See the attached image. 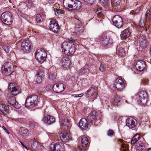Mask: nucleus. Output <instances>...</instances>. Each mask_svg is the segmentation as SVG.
I'll list each match as a JSON object with an SVG mask.
<instances>
[{
  "label": "nucleus",
  "mask_w": 151,
  "mask_h": 151,
  "mask_svg": "<svg viewBox=\"0 0 151 151\" xmlns=\"http://www.w3.org/2000/svg\"><path fill=\"white\" fill-rule=\"evenodd\" d=\"M135 67L137 70L142 71L145 67V62L142 60L138 61L136 62Z\"/></svg>",
  "instance_id": "21"
},
{
  "label": "nucleus",
  "mask_w": 151,
  "mask_h": 151,
  "mask_svg": "<svg viewBox=\"0 0 151 151\" xmlns=\"http://www.w3.org/2000/svg\"><path fill=\"white\" fill-rule=\"evenodd\" d=\"M112 22L114 25L118 28H121L122 26L123 20L121 17L115 15L113 18Z\"/></svg>",
  "instance_id": "11"
},
{
  "label": "nucleus",
  "mask_w": 151,
  "mask_h": 151,
  "mask_svg": "<svg viewBox=\"0 0 151 151\" xmlns=\"http://www.w3.org/2000/svg\"><path fill=\"white\" fill-rule=\"evenodd\" d=\"M1 19L3 23L7 25H10L12 24L13 18L12 13L7 11L2 13Z\"/></svg>",
  "instance_id": "3"
},
{
  "label": "nucleus",
  "mask_w": 151,
  "mask_h": 151,
  "mask_svg": "<svg viewBox=\"0 0 151 151\" xmlns=\"http://www.w3.org/2000/svg\"><path fill=\"white\" fill-rule=\"evenodd\" d=\"M56 86L59 87V88H57V87L55 88V90L58 92H62L65 88L66 86L63 83H60V85H57Z\"/></svg>",
  "instance_id": "40"
},
{
  "label": "nucleus",
  "mask_w": 151,
  "mask_h": 151,
  "mask_svg": "<svg viewBox=\"0 0 151 151\" xmlns=\"http://www.w3.org/2000/svg\"><path fill=\"white\" fill-rule=\"evenodd\" d=\"M0 111L4 114L7 115L9 113V107L5 104H0Z\"/></svg>",
  "instance_id": "27"
},
{
  "label": "nucleus",
  "mask_w": 151,
  "mask_h": 151,
  "mask_svg": "<svg viewBox=\"0 0 151 151\" xmlns=\"http://www.w3.org/2000/svg\"><path fill=\"white\" fill-rule=\"evenodd\" d=\"M147 143L145 141H140L136 144V151H145L147 148Z\"/></svg>",
  "instance_id": "10"
},
{
  "label": "nucleus",
  "mask_w": 151,
  "mask_h": 151,
  "mask_svg": "<svg viewBox=\"0 0 151 151\" xmlns=\"http://www.w3.org/2000/svg\"><path fill=\"white\" fill-rule=\"evenodd\" d=\"M131 34L128 29L124 30L121 34V37L122 40H124L129 37Z\"/></svg>",
  "instance_id": "31"
},
{
  "label": "nucleus",
  "mask_w": 151,
  "mask_h": 151,
  "mask_svg": "<svg viewBox=\"0 0 151 151\" xmlns=\"http://www.w3.org/2000/svg\"><path fill=\"white\" fill-rule=\"evenodd\" d=\"M83 93H81L80 94H79L78 95V97H81L82 96H83Z\"/></svg>",
  "instance_id": "61"
},
{
  "label": "nucleus",
  "mask_w": 151,
  "mask_h": 151,
  "mask_svg": "<svg viewBox=\"0 0 151 151\" xmlns=\"http://www.w3.org/2000/svg\"><path fill=\"white\" fill-rule=\"evenodd\" d=\"M105 67L102 64H101L99 68V70L101 72L104 71L105 69Z\"/></svg>",
  "instance_id": "55"
},
{
  "label": "nucleus",
  "mask_w": 151,
  "mask_h": 151,
  "mask_svg": "<svg viewBox=\"0 0 151 151\" xmlns=\"http://www.w3.org/2000/svg\"><path fill=\"white\" fill-rule=\"evenodd\" d=\"M86 97H90L93 95H96L95 89L92 87H90L86 92Z\"/></svg>",
  "instance_id": "26"
},
{
  "label": "nucleus",
  "mask_w": 151,
  "mask_h": 151,
  "mask_svg": "<svg viewBox=\"0 0 151 151\" xmlns=\"http://www.w3.org/2000/svg\"><path fill=\"white\" fill-rule=\"evenodd\" d=\"M61 83H57L56 84H54L53 86V90L56 93H59L60 92H57L56 91L55 89V88L56 87H57V88H59L60 87H58V86H56L57 85H60V84Z\"/></svg>",
  "instance_id": "51"
},
{
  "label": "nucleus",
  "mask_w": 151,
  "mask_h": 151,
  "mask_svg": "<svg viewBox=\"0 0 151 151\" xmlns=\"http://www.w3.org/2000/svg\"><path fill=\"white\" fill-rule=\"evenodd\" d=\"M60 138L62 141L66 142L70 140L71 137L69 133L64 132L60 134Z\"/></svg>",
  "instance_id": "25"
},
{
  "label": "nucleus",
  "mask_w": 151,
  "mask_h": 151,
  "mask_svg": "<svg viewBox=\"0 0 151 151\" xmlns=\"http://www.w3.org/2000/svg\"><path fill=\"white\" fill-rule=\"evenodd\" d=\"M116 54L119 56H122L125 54V52L122 47L117 46L116 48Z\"/></svg>",
  "instance_id": "33"
},
{
  "label": "nucleus",
  "mask_w": 151,
  "mask_h": 151,
  "mask_svg": "<svg viewBox=\"0 0 151 151\" xmlns=\"http://www.w3.org/2000/svg\"><path fill=\"white\" fill-rule=\"evenodd\" d=\"M25 3L28 8H30L33 6V2L31 0H27Z\"/></svg>",
  "instance_id": "44"
},
{
  "label": "nucleus",
  "mask_w": 151,
  "mask_h": 151,
  "mask_svg": "<svg viewBox=\"0 0 151 151\" xmlns=\"http://www.w3.org/2000/svg\"><path fill=\"white\" fill-rule=\"evenodd\" d=\"M96 13L97 14L99 18H103L104 16V13L102 9L100 8H97L96 12Z\"/></svg>",
  "instance_id": "36"
},
{
  "label": "nucleus",
  "mask_w": 151,
  "mask_h": 151,
  "mask_svg": "<svg viewBox=\"0 0 151 151\" xmlns=\"http://www.w3.org/2000/svg\"><path fill=\"white\" fill-rule=\"evenodd\" d=\"M122 151H129V145L126 143H122L121 145Z\"/></svg>",
  "instance_id": "42"
},
{
  "label": "nucleus",
  "mask_w": 151,
  "mask_h": 151,
  "mask_svg": "<svg viewBox=\"0 0 151 151\" xmlns=\"http://www.w3.org/2000/svg\"><path fill=\"white\" fill-rule=\"evenodd\" d=\"M44 73V68L42 67L40 68L37 71L35 75V83H41L43 78V74Z\"/></svg>",
  "instance_id": "9"
},
{
  "label": "nucleus",
  "mask_w": 151,
  "mask_h": 151,
  "mask_svg": "<svg viewBox=\"0 0 151 151\" xmlns=\"http://www.w3.org/2000/svg\"><path fill=\"white\" fill-rule=\"evenodd\" d=\"M47 54L43 49L37 50L35 53L36 59L41 63H42L46 60Z\"/></svg>",
  "instance_id": "4"
},
{
  "label": "nucleus",
  "mask_w": 151,
  "mask_h": 151,
  "mask_svg": "<svg viewBox=\"0 0 151 151\" xmlns=\"http://www.w3.org/2000/svg\"><path fill=\"white\" fill-rule=\"evenodd\" d=\"M36 17L37 23H40L44 18V15L42 13H39L38 14H37Z\"/></svg>",
  "instance_id": "38"
},
{
  "label": "nucleus",
  "mask_w": 151,
  "mask_h": 151,
  "mask_svg": "<svg viewBox=\"0 0 151 151\" xmlns=\"http://www.w3.org/2000/svg\"><path fill=\"white\" fill-rule=\"evenodd\" d=\"M61 47L63 52L68 55H72L75 51L74 43L69 41L63 42L62 44Z\"/></svg>",
  "instance_id": "1"
},
{
  "label": "nucleus",
  "mask_w": 151,
  "mask_h": 151,
  "mask_svg": "<svg viewBox=\"0 0 151 151\" xmlns=\"http://www.w3.org/2000/svg\"><path fill=\"white\" fill-rule=\"evenodd\" d=\"M100 40L102 44L106 48L110 47L112 43V40L109 36L105 33L102 34L100 38Z\"/></svg>",
  "instance_id": "6"
},
{
  "label": "nucleus",
  "mask_w": 151,
  "mask_h": 151,
  "mask_svg": "<svg viewBox=\"0 0 151 151\" xmlns=\"http://www.w3.org/2000/svg\"><path fill=\"white\" fill-rule=\"evenodd\" d=\"M121 0H111V3L113 8L116 11H120L122 9L120 6Z\"/></svg>",
  "instance_id": "16"
},
{
  "label": "nucleus",
  "mask_w": 151,
  "mask_h": 151,
  "mask_svg": "<svg viewBox=\"0 0 151 151\" xmlns=\"http://www.w3.org/2000/svg\"><path fill=\"white\" fill-rule=\"evenodd\" d=\"M85 2H86L89 4H92L94 2L95 0H83Z\"/></svg>",
  "instance_id": "52"
},
{
  "label": "nucleus",
  "mask_w": 151,
  "mask_h": 151,
  "mask_svg": "<svg viewBox=\"0 0 151 151\" xmlns=\"http://www.w3.org/2000/svg\"><path fill=\"white\" fill-rule=\"evenodd\" d=\"M138 40L139 41L140 46L143 47H146L148 44L145 36L142 34L139 35Z\"/></svg>",
  "instance_id": "17"
},
{
  "label": "nucleus",
  "mask_w": 151,
  "mask_h": 151,
  "mask_svg": "<svg viewBox=\"0 0 151 151\" xmlns=\"http://www.w3.org/2000/svg\"><path fill=\"white\" fill-rule=\"evenodd\" d=\"M72 96L74 97H75V98H76V97H78V95H77V94H73V95H72Z\"/></svg>",
  "instance_id": "62"
},
{
  "label": "nucleus",
  "mask_w": 151,
  "mask_h": 151,
  "mask_svg": "<svg viewBox=\"0 0 151 151\" xmlns=\"http://www.w3.org/2000/svg\"><path fill=\"white\" fill-rule=\"evenodd\" d=\"M56 77V75L54 74H50L49 76V78L52 80H55Z\"/></svg>",
  "instance_id": "48"
},
{
  "label": "nucleus",
  "mask_w": 151,
  "mask_h": 151,
  "mask_svg": "<svg viewBox=\"0 0 151 151\" xmlns=\"http://www.w3.org/2000/svg\"><path fill=\"white\" fill-rule=\"evenodd\" d=\"M1 69L3 73L8 76L14 71L13 65L11 63L6 62L2 66Z\"/></svg>",
  "instance_id": "5"
},
{
  "label": "nucleus",
  "mask_w": 151,
  "mask_h": 151,
  "mask_svg": "<svg viewBox=\"0 0 151 151\" xmlns=\"http://www.w3.org/2000/svg\"><path fill=\"white\" fill-rule=\"evenodd\" d=\"M79 125L81 129L86 130L88 126V121L85 118H82L80 120Z\"/></svg>",
  "instance_id": "20"
},
{
  "label": "nucleus",
  "mask_w": 151,
  "mask_h": 151,
  "mask_svg": "<svg viewBox=\"0 0 151 151\" xmlns=\"http://www.w3.org/2000/svg\"><path fill=\"white\" fill-rule=\"evenodd\" d=\"M70 78V76L69 75H68L67 76H66L65 77V79L66 80H68Z\"/></svg>",
  "instance_id": "58"
},
{
  "label": "nucleus",
  "mask_w": 151,
  "mask_h": 151,
  "mask_svg": "<svg viewBox=\"0 0 151 151\" xmlns=\"http://www.w3.org/2000/svg\"><path fill=\"white\" fill-rule=\"evenodd\" d=\"M49 27L50 29L55 33L58 32L59 30L58 25L55 20H52L50 21Z\"/></svg>",
  "instance_id": "15"
},
{
  "label": "nucleus",
  "mask_w": 151,
  "mask_h": 151,
  "mask_svg": "<svg viewBox=\"0 0 151 151\" xmlns=\"http://www.w3.org/2000/svg\"><path fill=\"white\" fill-rule=\"evenodd\" d=\"M139 10H139V9H137L135 10V12L136 13H138L139 12Z\"/></svg>",
  "instance_id": "63"
},
{
  "label": "nucleus",
  "mask_w": 151,
  "mask_h": 151,
  "mask_svg": "<svg viewBox=\"0 0 151 151\" xmlns=\"http://www.w3.org/2000/svg\"><path fill=\"white\" fill-rule=\"evenodd\" d=\"M73 9H78L81 6V3L80 1L77 0H73Z\"/></svg>",
  "instance_id": "35"
},
{
  "label": "nucleus",
  "mask_w": 151,
  "mask_h": 151,
  "mask_svg": "<svg viewBox=\"0 0 151 151\" xmlns=\"http://www.w3.org/2000/svg\"><path fill=\"white\" fill-rule=\"evenodd\" d=\"M83 31V27L81 25H76L75 27V32L78 35Z\"/></svg>",
  "instance_id": "39"
},
{
  "label": "nucleus",
  "mask_w": 151,
  "mask_h": 151,
  "mask_svg": "<svg viewBox=\"0 0 151 151\" xmlns=\"http://www.w3.org/2000/svg\"><path fill=\"white\" fill-rule=\"evenodd\" d=\"M43 120L45 123L48 124L54 123L55 121L54 117L49 115L46 116L44 118Z\"/></svg>",
  "instance_id": "28"
},
{
  "label": "nucleus",
  "mask_w": 151,
  "mask_h": 151,
  "mask_svg": "<svg viewBox=\"0 0 151 151\" xmlns=\"http://www.w3.org/2000/svg\"><path fill=\"white\" fill-rule=\"evenodd\" d=\"M114 133L112 129L109 130L107 132V135L109 136H111L113 135Z\"/></svg>",
  "instance_id": "53"
},
{
  "label": "nucleus",
  "mask_w": 151,
  "mask_h": 151,
  "mask_svg": "<svg viewBox=\"0 0 151 151\" xmlns=\"http://www.w3.org/2000/svg\"><path fill=\"white\" fill-rule=\"evenodd\" d=\"M55 14L57 15L59 14H63V11L61 10L60 9H56L55 10Z\"/></svg>",
  "instance_id": "46"
},
{
  "label": "nucleus",
  "mask_w": 151,
  "mask_h": 151,
  "mask_svg": "<svg viewBox=\"0 0 151 151\" xmlns=\"http://www.w3.org/2000/svg\"><path fill=\"white\" fill-rule=\"evenodd\" d=\"M114 85L115 88L118 91L121 90L124 87V84L123 81L120 78H118L116 79Z\"/></svg>",
  "instance_id": "14"
},
{
  "label": "nucleus",
  "mask_w": 151,
  "mask_h": 151,
  "mask_svg": "<svg viewBox=\"0 0 151 151\" xmlns=\"http://www.w3.org/2000/svg\"><path fill=\"white\" fill-rule=\"evenodd\" d=\"M22 145L27 150H28L27 148L25 146V145L22 142H21Z\"/></svg>",
  "instance_id": "64"
},
{
  "label": "nucleus",
  "mask_w": 151,
  "mask_h": 151,
  "mask_svg": "<svg viewBox=\"0 0 151 151\" xmlns=\"http://www.w3.org/2000/svg\"><path fill=\"white\" fill-rule=\"evenodd\" d=\"M29 128L32 129H34L35 126L34 122H30L29 123Z\"/></svg>",
  "instance_id": "50"
},
{
  "label": "nucleus",
  "mask_w": 151,
  "mask_h": 151,
  "mask_svg": "<svg viewBox=\"0 0 151 151\" xmlns=\"http://www.w3.org/2000/svg\"><path fill=\"white\" fill-rule=\"evenodd\" d=\"M138 102L142 104H145L147 102V94L145 91H140L138 94Z\"/></svg>",
  "instance_id": "8"
},
{
  "label": "nucleus",
  "mask_w": 151,
  "mask_h": 151,
  "mask_svg": "<svg viewBox=\"0 0 151 151\" xmlns=\"http://www.w3.org/2000/svg\"><path fill=\"white\" fill-rule=\"evenodd\" d=\"M137 122L134 119L132 118H128L126 120V126L132 130L135 129Z\"/></svg>",
  "instance_id": "12"
},
{
  "label": "nucleus",
  "mask_w": 151,
  "mask_h": 151,
  "mask_svg": "<svg viewBox=\"0 0 151 151\" xmlns=\"http://www.w3.org/2000/svg\"><path fill=\"white\" fill-rule=\"evenodd\" d=\"M39 101V98L37 95L29 96L26 99L25 106L28 108H32L37 105Z\"/></svg>",
  "instance_id": "2"
},
{
  "label": "nucleus",
  "mask_w": 151,
  "mask_h": 151,
  "mask_svg": "<svg viewBox=\"0 0 151 151\" xmlns=\"http://www.w3.org/2000/svg\"><path fill=\"white\" fill-rule=\"evenodd\" d=\"M10 84L8 87V91L14 96H16L19 93V91L17 89L16 87H13Z\"/></svg>",
  "instance_id": "24"
},
{
  "label": "nucleus",
  "mask_w": 151,
  "mask_h": 151,
  "mask_svg": "<svg viewBox=\"0 0 151 151\" xmlns=\"http://www.w3.org/2000/svg\"><path fill=\"white\" fill-rule=\"evenodd\" d=\"M78 139L81 140V144L82 147H86L88 143V138L84 135L81 136Z\"/></svg>",
  "instance_id": "29"
},
{
  "label": "nucleus",
  "mask_w": 151,
  "mask_h": 151,
  "mask_svg": "<svg viewBox=\"0 0 151 151\" xmlns=\"http://www.w3.org/2000/svg\"><path fill=\"white\" fill-rule=\"evenodd\" d=\"M7 100L9 104L16 109H19L21 107L20 105L16 101L15 98L14 96L9 97Z\"/></svg>",
  "instance_id": "13"
},
{
  "label": "nucleus",
  "mask_w": 151,
  "mask_h": 151,
  "mask_svg": "<svg viewBox=\"0 0 151 151\" xmlns=\"http://www.w3.org/2000/svg\"><path fill=\"white\" fill-rule=\"evenodd\" d=\"M32 142H33V144L32 145L31 147L33 149H35L37 147V143L36 141H32Z\"/></svg>",
  "instance_id": "49"
},
{
  "label": "nucleus",
  "mask_w": 151,
  "mask_h": 151,
  "mask_svg": "<svg viewBox=\"0 0 151 151\" xmlns=\"http://www.w3.org/2000/svg\"><path fill=\"white\" fill-rule=\"evenodd\" d=\"M75 151H84V150H82L81 148L77 147Z\"/></svg>",
  "instance_id": "57"
},
{
  "label": "nucleus",
  "mask_w": 151,
  "mask_h": 151,
  "mask_svg": "<svg viewBox=\"0 0 151 151\" xmlns=\"http://www.w3.org/2000/svg\"><path fill=\"white\" fill-rule=\"evenodd\" d=\"M100 3L103 5L105 6L107 4L109 0H99Z\"/></svg>",
  "instance_id": "45"
},
{
  "label": "nucleus",
  "mask_w": 151,
  "mask_h": 151,
  "mask_svg": "<svg viewBox=\"0 0 151 151\" xmlns=\"http://www.w3.org/2000/svg\"><path fill=\"white\" fill-rule=\"evenodd\" d=\"M88 71V65H86L83 67L81 68L79 70V73L80 75L87 73Z\"/></svg>",
  "instance_id": "37"
},
{
  "label": "nucleus",
  "mask_w": 151,
  "mask_h": 151,
  "mask_svg": "<svg viewBox=\"0 0 151 151\" xmlns=\"http://www.w3.org/2000/svg\"><path fill=\"white\" fill-rule=\"evenodd\" d=\"M60 125L62 129L64 130H66L69 129V122L67 119H63L60 122Z\"/></svg>",
  "instance_id": "19"
},
{
  "label": "nucleus",
  "mask_w": 151,
  "mask_h": 151,
  "mask_svg": "<svg viewBox=\"0 0 151 151\" xmlns=\"http://www.w3.org/2000/svg\"><path fill=\"white\" fill-rule=\"evenodd\" d=\"M140 135L139 134H136L134 135L132 139L131 140V143L132 145L134 144L139 138Z\"/></svg>",
  "instance_id": "41"
},
{
  "label": "nucleus",
  "mask_w": 151,
  "mask_h": 151,
  "mask_svg": "<svg viewBox=\"0 0 151 151\" xmlns=\"http://www.w3.org/2000/svg\"><path fill=\"white\" fill-rule=\"evenodd\" d=\"M19 134L23 136H27L29 134L28 129L24 127H21L19 129Z\"/></svg>",
  "instance_id": "32"
},
{
  "label": "nucleus",
  "mask_w": 151,
  "mask_h": 151,
  "mask_svg": "<svg viewBox=\"0 0 151 151\" xmlns=\"http://www.w3.org/2000/svg\"><path fill=\"white\" fill-rule=\"evenodd\" d=\"M56 144L52 143L50 145L49 149L50 150L55 151Z\"/></svg>",
  "instance_id": "47"
},
{
  "label": "nucleus",
  "mask_w": 151,
  "mask_h": 151,
  "mask_svg": "<svg viewBox=\"0 0 151 151\" xmlns=\"http://www.w3.org/2000/svg\"><path fill=\"white\" fill-rule=\"evenodd\" d=\"M46 88L47 90H50L52 89H53V86L50 85H48L46 86Z\"/></svg>",
  "instance_id": "56"
},
{
  "label": "nucleus",
  "mask_w": 151,
  "mask_h": 151,
  "mask_svg": "<svg viewBox=\"0 0 151 151\" xmlns=\"http://www.w3.org/2000/svg\"><path fill=\"white\" fill-rule=\"evenodd\" d=\"M2 48L3 50L7 53L9 52V49L8 46H3Z\"/></svg>",
  "instance_id": "54"
},
{
  "label": "nucleus",
  "mask_w": 151,
  "mask_h": 151,
  "mask_svg": "<svg viewBox=\"0 0 151 151\" xmlns=\"http://www.w3.org/2000/svg\"><path fill=\"white\" fill-rule=\"evenodd\" d=\"M98 114L95 111H92L87 116L88 122L91 124H96L98 120Z\"/></svg>",
  "instance_id": "7"
},
{
  "label": "nucleus",
  "mask_w": 151,
  "mask_h": 151,
  "mask_svg": "<svg viewBox=\"0 0 151 151\" xmlns=\"http://www.w3.org/2000/svg\"><path fill=\"white\" fill-rule=\"evenodd\" d=\"M22 50L24 52L29 51L31 48V43L30 41L26 40L23 41L21 44Z\"/></svg>",
  "instance_id": "18"
},
{
  "label": "nucleus",
  "mask_w": 151,
  "mask_h": 151,
  "mask_svg": "<svg viewBox=\"0 0 151 151\" xmlns=\"http://www.w3.org/2000/svg\"><path fill=\"white\" fill-rule=\"evenodd\" d=\"M73 0H64L63 4L64 6L69 9H73Z\"/></svg>",
  "instance_id": "22"
},
{
  "label": "nucleus",
  "mask_w": 151,
  "mask_h": 151,
  "mask_svg": "<svg viewBox=\"0 0 151 151\" xmlns=\"http://www.w3.org/2000/svg\"><path fill=\"white\" fill-rule=\"evenodd\" d=\"M64 146V145L62 143H56L55 151H63Z\"/></svg>",
  "instance_id": "34"
},
{
  "label": "nucleus",
  "mask_w": 151,
  "mask_h": 151,
  "mask_svg": "<svg viewBox=\"0 0 151 151\" xmlns=\"http://www.w3.org/2000/svg\"><path fill=\"white\" fill-rule=\"evenodd\" d=\"M122 100V98L118 96L117 95H116L114 96L113 98L111 99V103L114 105L116 106L119 104Z\"/></svg>",
  "instance_id": "30"
},
{
  "label": "nucleus",
  "mask_w": 151,
  "mask_h": 151,
  "mask_svg": "<svg viewBox=\"0 0 151 151\" xmlns=\"http://www.w3.org/2000/svg\"><path fill=\"white\" fill-rule=\"evenodd\" d=\"M150 15V11L149 10H147L145 14V19L146 22H149L151 20V16Z\"/></svg>",
  "instance_id": "43"
},
{
  "label": "nucleus",
  "mask_w": 151,
  "mask_h": 151,
  "mask_svg": "<svg viewBox=\"0 0 151 151\" xmlns=\"http://www.w3.org/2000/svg\"><path fill=\"white\" fill-rule=\"evenodd\" d=\"M68 41L70 42H72L73 43V42H75V40L72 38H70L69 39V41Z\"/></svg>",
  "instance_id": "60"
},
{
  "label": "nucleus",
  "mask_w": 151,
  "mask_h": 151,
  "mask_svg": "<svg viewBox=\"0 0 151 151\" xmlns=\"http://www.w3.org/2000/svg\"><path fill=\"white\" fill-rule=\"evenodd\" d=\"M70 64V59L67 57H63L61 61V64L64 68L69 66Z\"/></svg>",
  "instance_id": "23"
},
{
  "label": "nucleus",
  "mask_w": 151,
  "mask_h": 151,
  "mask_svg": "<svg viewBox=\"0 0 151 151\" xmlns=\"http://www.w3.org/2000/svg\"><path fill=\"white\" fill-rule=\"evenodd\" d=\"M2 128L7 133L9 134V132L8 130L5 128V127L3 126L2 127Z\"/></svg>",
  "instance_id": "59"
}]
</instances>
